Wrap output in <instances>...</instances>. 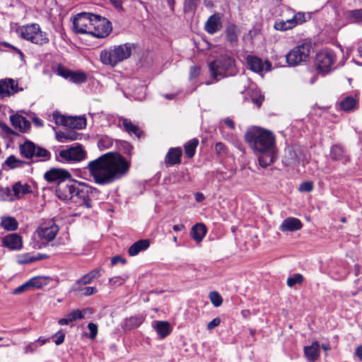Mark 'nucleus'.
Returning a JSON list of instances; mask_svg holds the SVG:
<instances>
[{"label":"nucleus","instance_id":"obj_1","mask_svg":"<svg viewBox=\"0 0 362 362\" xmlns=\"http://www.w3.org/2000/svg\"><path fill=\"white\" fill-rule=\"evenodd\" d=\"M130 163L117 152H108L88 163L87 169L94 182L106 185L124 177L129 170Z\"/></svg>","mask_w":362,"mask_h":362},{"label":"nucleus","instance_id":"obj_2","mask_svg":"<svg viewBox=\"0 0 362 362\" xmlns=\"http://www.w3.org/2000/svg\"><path fill=\"white\" fill-rule=\"evenodd\" d=\"M245 141L251 148L259 153L258 161L262 168H267L274 161L275 136L272 132L254 127L245 134Z\"/></svg>","mask_w":362,"mask_h":362},{"label":"nucleus","instance_id":"obj_3","mask_svg":"<svg viewBox=\"0 0 362 362\" xmlns=\"http://www.w3.org/2000/svg\"><path fill=\"white\" fill-rule=\"evenodd\" d=\"M134 47V44L124 43L102 50L100 54V61L103 64L115 67L119 62L128 59Z\"/></svg>","mask_w":362,"mask_h":362},{"label":"nucleus","instance_id":"obj_4","mask_svg":"<svg viewBox=\"0 0 362 362\" xmlns=\"http://www.w3.org/2000/svg\"><path fill=\"white\" fill-rule=\"evenodd\" d=\"M20 155L28 160L29 165L32 163L49 160L51 153L46 148L36 145L31 141H25L19 146Z\"/></svg>","mask_w":362,"mask_h":362},{"label":"nucleus","instance_id":"obj_5","mask_svg":"<svg viewBox=\"0 0 362 362\" xmlns=\"http://www.w3.org/2000/svg\"><path fill=\"white\" fill-rule=\"evenodd\" d=\"M209 71L211 76L216 81L233 76L235 74V61L228 56H221L218 59L209 64Z\"/></svg>","mask_w":362,"mask_h":362},{"label":"nucleus","instance_id":"obj_6","mask_svg":"<svg viewBox=\"0 0 362 362\" xmlns=\"http://www.w3.org/2000/svg\"><path fill=\"white\" fill-rule=\"evenodd\" d=\"M71 203L78 206L92 207V201L97 199L99 191L84 182H77Z\"/></svg>","mask_w":362,"mask_h":362},{"label":"nucleus","instance_id":"obj_7","mask_svg":"<svg viewBox=\"0 0 362 362\" xmlns=\"http://www.w3.org/2000/svg\"><path fill=\"white\" fill-rule=\"evenodd\" d=\"M17 32L22 38L36 45H43L49 42L47 33L42 31L37 23L23 25L18 28Z\"/></svg>","mask_w":362,"mask_h":362},{"label":"nucleus","instance_id":"obj_8","mask_svg":"<svg viewBox=\"0 0 362 362\" xmlns=\"http://www.w3.org/2000/svg\"><path fill=\"white\" fill-rule=\"evenodd\" d=\"M337 60L335 52L332 49H324L316 54L315 65L322 74H327L335 69Z\"/></svg>","mask_w":362,"mask_h":362},{"label":"nucleus","instance_id":"obj_9","mask_svg":"<svg viewBox=\"0 0 362 362\" xmlns=\"http://www.w3.org/2000/svg\"><path fill=\"white\" fill-rule=\"evenodd\" d=\"M311 45L303 43L293 47L286 55V62L289 66H298L302 62H305L309 59Z\"/></svg>","mask_w":362,"mask_h":362},{"label":"nucleus","instance_id":"obj_10","mask_svg":"<svg viewBox=\"0 0 362 362\" xmlns=\"http://www.w3.org/2000/svg\"><path fill=\"white\" fill-rule=\"evenodd\" d=\"M86 152L83 151L81 145L71 146L66 149H63L56 153L57 160L61 163L78 162L84 159Z\"/></svg>","mask_w":362,"mask_h":362},{"label":"nucleus","instance_id":"obj_11","mask_svg":"<svg viewBox=\"0 0 362 362\" xmlns=\"http://www.w3.org/2000/svg\"><path fill=\"white\" fill-rule=\"evenodd\" d=\"M93 22L89 35L97 38L106 37L112 30L110 21L98 15L93 16Z\"/></svg>","mask_w":362,"mask_h":362},{"label":"nucleus","instance_id":"obj_12","mask_svg":"<svg viewBox=\"0 0 362 362\" xmlns=\"http://www.w3.org/2000/svg\"><path fill=\"white\" fill-rule=\"evenodd\" d=\"M93 16L95 15L90 13L77 14L73 21L74 31L77 33L89 34L93 25Z\"/></svg>","mask_w":362,"mask_h":362},{"label":"nucleus","instance_id":"obj_13","mask_svg":"<svg viewBox=\"0 0 362 362\" xmlns=\"http://www.w3.org/2000/svg\"><path fill=\"white\" fill-rule=\"evenodd\" d=\"M53 117L57 124L69 127L70 129H82L86 126L84 116L66 117L56 112L53 114Z\"/></svg>","mask_w":362,"mask_h":362},{"label":"nucleus","instance_id":"obj_14","mask_svg":"<svg viewBox=\"0 0 362 362\" xmlns=\"http://www.w3.org/2000/svg\"><path fill=\"white\" fill-rule=\"evenodd\" d=\"M77 182L70 178L59 183L55 190L57 197L62 201L71 202Z\"/></svg>","mask_w":362,"mask_h":362},{"label":"nucleus","instance_id":"obj_15","mask_svg":"<svg viewBox=\"0 0 362 362\" xmlns=\"http://www.w3.org/2000/svg\"><path fill=\"white\" fill-rule=\"evenodd\" d=\"M23 90V88L19 86L17 80L11 78L0 80V96L2 98L10 97Z\"/></svg>","mask_w":362,"mask_h":362},{"label":"nucleus","instance_id":"obj_16","mask_svg":"<svg viewBox=\"0 0 362 362\" xmlns=\"http://www.w3.org/2000/svg\"><path fill=\"white\" fill-rule=\"evenodd\" d=\"M245 62L247 69L255 73L269 71L272 66L269 61H263L261 58L250 54L246 57Z\"/></svg>","mask_w":362,"mask_h":362},{"label":"nucleus","instance_id":"obj_17","mask_svg":"<svg viewBox=\"0 0 362 362\" xmlns=\"http://www.w3.org/2000/svg\"><path fill=\"white\" fill-rule=\"evenodd\" d=\"M44 177L48 182H57L58 185L61 182H66L71 178V175L66 170L52 168L45 173Z\"/></svg>","mask_w":362,"mask_h":362},{"label":"nucleus","instance_id":"obj_18","mask_svg":"<svg viewBox=\"0 0 362 362\" xmlns=\"http://www.w3.org/2000/svg\"><path fill=\"white\" fill-rule=\"evenodd\" d=\"M58 232L59 228L54 223L49 226H40L37 230L38 237L45 243L53 240Z\"/></svg>","mask_w":362,"mask_h":362},{"label":"nucleus","instance_id":"obj_19","mask_svg":"<svg viewBox=\"0 0 362 362\" xmlns=\"http://www.w3.org/2000/svg\"><path fill=\"white\" fill-rule=\"evenodd\" d=\"M2 244L4 247L13 250H21L23 245L21 237L16 233H11L4 237Z\"/></svg>","mask_w":362,"mask_h":362},{"label":"nucleus","instance_id":"obj_20","mask_svg":"<svg viewBox=\"0 0 362 362\" xmlns=\"http://www.w3.org/2000/svg\"><path fill=\"white\" fill-rule=\"evenodd\" d=\"M301 221L294 217H288L283 221L279 226V230L282 232H293L299 230L302 228Z\"/></svg>","mask_w":362,"mask_h":362},{"label":"nucleus","instance_id":"obj_21","mask_svg":"<svg viewBox=\"0 0 362 362\" xmlns=\"http://www.w3.org/2000/svg\"><path fill=\"white\" fill-rule=\"evenodd\" d=\"M11 124L21 132H28L31 127L30 122L23 116L16 114L10 116Z\"/></svg>","mask_w":362,"mask_h":362},{"label":"nucleus","instance_id":"obj_22","mask_svg":"<svg viewBox=\"0 0 362 362\" xmlns=\"http://www.w3.org/2000/svg\"><path fill=\"white\" fill-rule=\"evenodd\" d=\"M320 344L318 341H314L310 346L304 347V354L309 362H315L320 356Z\"/></svg>","mask_w":362,"mask_h":362},{"label":"nucleus","instance_id":"obj_23","mask_svg":"<svg viewBox=\"0 0 362 362\" xmlns=\"http://www.w3.org/2000/svg\"><path fill=\"white\" fill-rule=\"evenodd\" d=\"M182 154V152L180 148H170L165 158L166 165H174L180 163L181 161Z\"/></svg>","mask_w":362,"mask_h":362},{"label":"nucleus","instance_id":"obj_24","mask_svg":"<svg viewBox=\"0 0 362 362\" xmlns=\"http://www.w3.org/2000/svg\"><path fill=\"white\" fill-rule=\"evenodd\" d=\"M119 122L122 123V125L124 128V129L129 134H134L137 138H141L143 132L139 128V127L134 123L132 122L127 118H120Z\"/></svg>","mask_w":362,"mask_h":362},{"label":"nucleus","instance_id":"obj_25","mask_svg":"<svg viewBox=\"0 0 362 362\" xmlns=\"http://www.w3.org/2000/svg\"><path fill=\"white\" fill-rule=\"evenodd\" d=\"M146 316L140 314L126 318L122 327L125 330H131L139 327L145 320Z\"/></svg>","mask_w":362,"mask_h":362},{"label":"nucleus","instance_id":"obj_26","mask_svg":"<svg viewBox=\"0 0 362 362\" xmlns=\"http://www.w3.org/2000/svg\"><path fill=\"white\" fill-rule=\"evenodd\" d=\"M221 18L218 14L211 16L205 23V30L211 35L216 33L221 28Z\"/></svg>","mask_w":362,"mask_h":362},{"label":"nucleus","instance_id":"obj_27","mask_svg":"<svg viewBox=\"0 0 362 362\" xmlns=\"http://www.w3.org/2000/svg\"><path fill=\"white\" fill-rule=\"evenodd\" d=\"M56 139L59 142H66L69 141H75L81 137V134L74 129L66 130L64 132H55Z\"/></svg>","mask_w":362,"mask_h":362},{"label":"nucleus","instance_id":"obj_28","mask_svg":"<svg viewBox=\"0 0 362 362\" xmlns=\"http://www.w3.org/2000/svg\"><path fill=\"white\" fill-rule=\"evenodd\" d=\"M206 227L204 223H196L191 229L190 235L197 243H200L206 234Z\"/></svg>","mask_w":362,"mask_h":362},{"label":"nucleus","instance_id":"obj_29","mask_svg":"<svg viewBox=\"0 0 362 362\" xmlns=\"http://www.w3.org/2000/svg\"><path fill=\"white\" fill-rule=\"evenodd\" d=\"M150 245L148 240H140L132 245L129 250L128 253L130 256H136L140 252L146 250Z\"/></svg>","mask_w":362,"mask_h":362},{"label":"nucleus","instance_id":"obj_30","mask_svg":"<svg viewBox=\"0 0 362 362\" xmlns=\"http://www.w3.org/2000/svg\"><path fill=\"white\" fill-rule=\"evenodd\" d=\"M358 105V100L351 95L345 97L339 103L340 108L345 112L354 110L356 109Z\"/></svg>","mask_w":362,"mask_h":362},{"label":"nucleus","instance_id":"obj_31","mask_svg":"<svg viewBox=\"0 0 362 362\" xmlns=\"http://www.w3.org/2000/svg\"><path fill=\"white\" fill-rule=\"evenodd\" d=\"M330 157L334 160H348L344 149L339 145H333L330 148Z\"/></svg>","mask_w":362,"mask_h":362},{"label":"nucleus","instance_id":"obj_32","mask_svg":"<svg viewBox=\"0 0 362 362\" xmlns=\"http://www.w3.org/2000/svg\"><path fill=\"white\" fill-rule=\"evenodd\" d=\"M4 163L10 169L22 168L24 165H29V163L16 158L14 155L9 156Z\"/></svg>","mask_w":362,"mask_h":362},{"label":"nucleus","instance_id":"obj_33","mask_svg":"<svg viewBox=\"0 0 362 362\" xmlns=\"http://www.w3.org/2000/svg\"><path fill=\"white\" fill-rule=\"evenodd\" d=\"M158 334L162 338L166 337L171 332L169 322L166 321H158L155 326Z\"/></svg>","mask_w":362,"mask_h":362},{"label":"nucleus","instance_id":"obj_34","mask_svg":"<svg viewBox=\"0 0 362 362\" xmlns=\"http://www.w3.org/2000/svg\"><path fill=\"white\" fill-rule=\"evenodd\" d=\"M294 27H296V23L292 17L286 20L276 21L274 23V28L280 31H286Z\"/></svg>","mask_w":362,"mask_h":362},{"label":"nucleus","instance_id":"obj_35","mask_svg":"<svg viewBox=\"0 0 362 362\" xmlns=\"http://www.w3.org/2000/svg\"><path fill=\"white\" fill-rule=\"evenodd\" d=\"M198 144L199 140L197 139H192L184 145L185 153L188 158H191L194 156Z\"/></svg>","mask_w":362,"mask_h":362},{"label":"nucleus","instance_id":"obj_36","mask_svg":"<svg viewBox=\"0 0 362 362\" xmlns=\"http://www.w3.org/2000/svg\"><path fill=\"white\" fill-rule=\"evenodd\" d=\"M2 227L7 230H15L18 228V223L13 217H3L1 223Z\"/></svg>","mask_w":362,"mask_h":362},{"label":"nucleus","instance_id":"obj_37","mask_svg":"<svg viewBox=\"0 0 362 362\" xmlns=\"http://www.w3.org/2000/svg\"><path fill=\"white\" fill-rule=\"evenodd\" d=\"M30 186L28 184H21L20 182L13 185V191L17 198H20L30 192Z\"/></svg>","mask_w":362,"mask_h":362},{"label":"nucleus","instance_id":"obj_38","mask_svg":"<svg viewBox=\"0 0 362 362\" xmlns=\"http://www.w3.org/2000/svg\"><path fill=\"white\" fill-rule=\"evenodd\" d=\"M226 38L230 42L233 43L238 40V28L235 24L229 25L226 30Z\"/></svg>","mask_w":362,"mask_h":362},{"label":"nucleus","instance_id":"obj_39","mask_svg":"<svg viewBox=\"0 0 362 362\" xmlns=\"http://www.w3.org/2000/svg\"><path fill=\"white\" fill-rule=\"evenodd\" d=\"M68 79L74 83H82L86 81L87 76L83 72L71 71Z\"/></svg>","mask_w":362,"mask_h":362},{"label":"nucleus","instance_id":"obj_40","mask_svg":"<svg viewBox=\"0 0 362 362\" xmlns=\"http://www.w3.org/2000/svg\"><path fill=\"white\" fill-rule=\"evenodd\" d=\"M30 288H40L47 284V279L42 276H35L28 281Z\"/></svg>","mask_w":362,"mask_h":362},{"label":"nucleus","instance_id":"obj_41","mask_svg":"<svg viewBox=\"0 0 362 362\" xmlns=\"http://www.w3.org/2000/svg\"><path fill=\"white\" fill-rule=\"evenodd\" d=\"M113 144V140L111 137L103 135L98 141V146L100 150H105L110 148Z\"/></svg>","mask_w":362,"mask_h":362},{"label":"nucleus","instance_id":"obj_42","mask_svg":"<svg viewBox=\"0 0 362 362\" xmlns=\"http://www.w3.org/2000/svg\"><path fill=\"white\" fill-rule=\"evenodd\" d=\"M347 18L354 23H362V9L349 11L347 13Z\"/></svg>","mask_w":362,"mask_h":362},{"label":"nucleus","instance_id":"obj_43","mask_svg":"<svg viewBox=\"0 0 362 362\" xmlns=\"http://www.w3.org/2000/svg\"><path fill=\"white\" fill-rule=\"evenodd\" d=\"M93 281L91 276L88 274L83 275L81 279H78L73 286L74 291H79L80 286L87 285Z\"/></svg>","mask_w":362,"mask_h":362},{"label":"nucleus","instance_id":"obj_44","mask_svg":"<svg viewBox=\"0 0 362 362\" xmlns=\"http://www.w3.org/2000/svg\"><path fill=\"white\" fill-rule=\"evenodd\" d=\"M88 310L84 309L83 310H75L66 315V316L69 317V321L71 322L76 320H81L84 318V315L87 312Z\"/></svg>","mask_w":362,"mask_h":362},{"label":"nucleus","instance_id":"obj_45","mask_svg":"<svg viewBox=\"0 0 362 362\" xmlns=\"http://www.w3.org/2000/svg\"><path fill=\"white\" fill-rule=\"evenodd\" d=\"M304 277L300 274H295L292 276L287 279V285L289 287H293L296 284H301L303 282Z\"/></svg>","mask_w":362,"mask_h":362},{"label":"nucleus","instance_id":"obj_46","mask_svg":"<svg viewBox=\"0 0 362 362\" xmlns=\"http://www.w3.org/2000/svg\"><path fill=\"white\" fill-rule=\"evenodd\" d=\"M211 303L215 307H219L223 303V298L217 291H211L209 295Z\"/></svg>","mask_w":362,"mask_h":362},{"label":"nucleus","instance_id":"obj_47","mask_svg":"<svg viewBox=\"0 0 362 362\" xmlns=\"http://www.w3.org/2000/svg\"><path fill=\"white\" fill-rule=\"evenodd\" d=\"M293 13V20L296 23V26L298 24H301L306 21L305 16L304 13L302 12H298L296 13H293L294 12L292 10H288Z\"/></svg>","mask_w":362,"mask_h":362},{"label":"nucleus","instance_id":"obj_48","mask_svg":"<svg viewBox=\"0 0 362 362\" xmlns=\"http://www.w3.org/2000/svg\"><path fill=\"white\" fill-rule=\"evenodd\" d=\"M118 148L125 154H130L132 149V145L125 141H120L118 144Z\"/></svg>","mask_w":362,"mask_h":362},{"label":"nucleus","instance_id":"obj_49","mask_svg":"<svg viewBox=\"0 0 362 362\" xmlns=\"http://www.w3.org/2000/svg\"><path fill=\"white\" fill-rule=\"evenodd\" d=\"M71 70L66 69L64 66L59 64L57 68V75L64 78L65 79H68L70 76Z\"/></svg>","mask_w":362,"mask_h":362},{"label":"nucleus","instance_id":"obj_50","mask_svg":"<svg viewBox=\"0 0 362 362\" xmlns=\"http://www.w3.org/2000/svg\"><path fill=\"white\" fill-rule=\"evenodd\" d=\"M39 347V344H37V341H33L28 344L24 348V354H33L36 351L37 349Z\"/></svg>","mask_w":362,"mask_h":362},{"label":"nucleus","instance_id":"obj_51","mask_svg":"<svg viewBox=\"0 0 362 362\" xmlns=\"http://www.w3.org/2000/svg\"><path fill=\"white\" fill-rule=\"evenodd\" d=\"M199 0H185V11H192L196 9L197 3Z\"/></svg>","mask_w":362,"mask_h":362},{"label":"nucleus","instance_id":"obj_52","mask_svg":"<svg viewBox=\"0 0 362 362\" xmlns=\"http://www.w3.org/2000/svg\"><path fill=\"white\" fill-rule=\"evenodd\" d=\"M313 189V183L310 181L303 182L299 186V191L303 192H310Z\"/></svg>","mask_w":362,"mask_h":362},{"label":"nucleus","instance_id":"obj_53","mask_svg":"<svg viewBox=\"0 0 362 362\" xmlns=\"http://www.w3.org/2000/svg\"><path fill=\"white\" fill-rule=\"evenodd\" d=\"M88 329L90 330L89 338L94 339L98 334V326L96 324L90 322L88 325Z\"/></svg>","mask_w":362,"mask_h":362},{"label":"nucleus","instance_id":"obj_54","mask_svg":"<svg viewBox=\"0 0 362 362\" xmlns=\"http://www.w3.org/2000/svg\"><path fill=\"white\" fill-rule=\"evenodd\" d=\"M126 281V279L122 276H114L111 278L109 281L110 284L112 286H120L123 284Z\"/></svg>","mask_w":362,"mask_h":362},{"label":"nucleus","instance_id":"obj_55","mask_svg":"<svg viewBox=\"0 0 362 362\" xmlns=\"http://www.w3.org/2000/svg\"><path fill=\"white\" fill-rule=\"evenodd\" d=\"M30 288L29 284L28 281H26L25 283L21 285L20 286H18L17 288H16L14 289L13 293L15 295H18V294H21V293L29 290Z\"/></svg>","mask_w":362,"mask_h":362},{"label":"nucleus","instance_id":"obj_56","mask_svg":"<svg viewBox=\"0 0 362 362\" xmlns=\"http://www.w3.org/2000/svg\"><path fill=\"white\" fill-rule=\"evenodd\" d=\"M79 291H81L82 293L84 296H90L93 293H95L97 292V288L95 286H88V287H84L81 289L80 288Z\"/></svg>","mask_w":362,"mask_h":362},{"label":"nucleus","instance_id":"obj_57","mask_svg":"<svg viewBox=\"0 0 362 362\" xmlns=\"http://www.w3.org/2000/svg\"><path fill=\"white\" fill-rule=\"evenodd\" d=\"M220 324H221V319L219 317H216L208 323L207 329H208V330L211 331L214 328L218 327Z\"/></svg>","mask_w":362,"mask_h":362},{"label":"nucleus","instance_id":"obj_58","mask_svg":"<svg viewBox=\"0 0 362 362\" xmlns=\"http://www.w3.org/2000/svg\"><path fill=\"white\" fill-rule=\"evenodd\" d=\"M56 335L57 336V338L54 341L55 344L56 345L62 344L64 341L65 334L62 330H59V332H57Z\"/></svg>","mask_w":362,"mask_h":362},{"label":"nucleus","instance_id":"obj_59","mask_svg":"<svg viewBox=\"0 0 362 362\" xmlns=\"http://www.w3.org/2000/svg\"><path fill=\"white\" fill-rule=\"evenodd\" d=\"M215 151L218 154H223L226 152V146L221 142H218L215 145Z\"/></svg>","mask_w":362,"mask_h":362},{"label":"nucleus","instance_id":"obj_60","mask_svg":"<svg viewBox=\"0 0 362 362\" xmlns=\"http://www.w3.org/2000/svg\"><path fill=\"white\" fill-rule=\"evenodd\" d=\"M200 69L198 66H192L189 70V78H197L199 74Z\"/></svg>","mask_w":362,"mask_h":362},{"label":"nucleus","instance_id":"obj_61","mask_svg":"<svg viewBox=\"0 0 362 362\" xmlns=\"http://www.w3.org/2000/svg\"><path fill=\"white\" fill-rule=\"evenodd\" d=\"M118 262H121L123 264L126 263V260L122 258L120 256H115L111 259V264L112 265L117 264Z\"/></svg>","mask_w":362,"mask_h":362},{"label":"nucleus","instance_id":"obj_62","mask_svg":"<svg viewBox=\"0 0 362 362\" xmlns=\"http://www.w3.org/2000/svg\"><path fill=\"white\" fill-rule=\"evenodd\" d=\"M31 119H32V121L35 127H41L43 126V122L39 117L34 116V117H31Z\"/></svg>","mask_w":362,"mask_h":362},{"label":"nucleus","instance_id":"obj_63","mask_svg":"<svg viewBox=\"0 0 362 362\" xmlns=\"http://www.w3.org/2000/svg\"><path fill=\"white\" fill-rule=\"evenodd\" d=\"M100 269H94L88 274L90 275V276H91V279L93 280L95 279H98V277H100Z\"/></svg>","mask_w":362,"mask_h":362},{"label":"nucleus","instance_id":"obj_64","mask_svg":"<svg viewBox=\"0 0 362 362\" xmlns=\"http://www.w3.org/2000/svg\"><path fill=\"white\" fill-rule=\"evenodd\" d=\"M226 125H227L230 129H233L235 128V124L233 121L229 117H226L223 120Z\"/></svg>","mask_w":362,"mask_h":362}]
</instances>
